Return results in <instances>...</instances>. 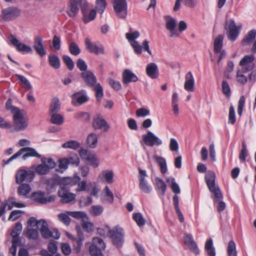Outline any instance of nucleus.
<instances>
[{
    "instance_id": "obj_1",
    "label": "nucleus",
    "mask_w": 256,
    "mask_h": 256,
    "mask_svg": "<svg viewBox=\"0 0 256 256\" xmlns=\"http://www.w3.org/2000/svg\"><path fill=\"white\" fill-rule=\"evenodd\" d=\"M204 179L210 191L214 194L216 202L218 204L217 210L219 212H220L225 209L226 204L221 200L222 198V195L219 187L216 184L215 173L212 171L207 172L205 175Z\"/></svg>"
},
{
    "instance_id": "obj_2",
    "label": "nucleus",
    "mask_w": 256,
    "mask_h": 256,
    "mask_svg": "<svg viewBox=\"0 0 256 256\" xmlns=\"http://www.w3.org/2000/svg\"><path fill=\"white\" fill-rule=\"evenodd\" d=\"M140 32L138 31H134L126 33V38L130 43L136 54H140L143 48L144 51L147 52L150 55H152V52L150 49L149 42L148 40H145L142 42V46H140L138 42L136 40L140 36Z\"/></svg>"
},
{
    "instance_id": "obj_3",
    "label": "nucleus",
    "mask_w": 256,
    "mask_h": 256,
    "mask_svg": "<svg viewBox=\"0 0 256 256\" xmlns=\"http://www.w3.org/2000/svg\"><path fill=\"white\" fill-rule=\"evenodd\" d=\"M24 153V154L22 156V158L24 160H26L28 157H36L38 158H40L41 157V155L38 153L34 148L30 147H24L20 148L18 152L12 156L6 161L3 160V162H4V164H8L12 160L16 158Z\"/></svg>"
},
{
    "instance_id": "obj_4",
    "label": "nucleus",
    "mask_w": 256,
    "mask_h": 256,
    "mask_svg": "<svg viewBox=\"0 0 256 256\" xmlns=\"http://www.w3.org/2000/svg\"><path fill=\"white\" fill-rule=\"evenodd\" d=\"M108 234L112 240L114 245L119 248H121L124 242V232L122 228L117 225L112 229H110Z\"/></svg>"
},
{
    "instance_id": "obj_5",
    "label": "nucleus",
    "mask_w": 256,
    "mask_h": 256,
    "mask_svg": "<svg viewBox=\"0 0 256 256\" xmlns=\"http://www.w3.org/2000/svg\"><path fill=\"white\" fill-rule=\"evenodd\" d=\"M13 120L14 124V129L16 131H21L25 129L28 125V120L24 117L22 111L19 108H14L12 110Z\"/></svg>"
},
{
    "instance_id": "obj_6",
    "label": "nucleus",
    "mask_w": 256,
    "mask_h": 256,
    "mask_svg": "<svg viewBox=\"0 0 256 256\" xmlns=\"http://www.w3.org/2000/svg\"><path fill=\"white\" fill-rule=\"evenodd\" d=\"M140 143L142 146L145 144L148 146L153 147L160 146L162 141L152 132L148 131L146 134L142 136V140L140 141Z\"/></svg>"
},
{
    "instance_id": "obj_7",
    "label": "nucleus",
    "mask_w": 256,
    "mask_h": 256,
    "mask_svg": "<svg viewBox=\"0 0 256 256\" xmlns=\"http://www.w3.org/2000/svg\"><path fill=\"white\" fill-rule=\"evenodd\" d=\"M240 26H236L233 20H226L225 24V29L228 39L231 41H234L238 38Z\"/></svg>"
},
{
    "instance_id": "obj_8",
    "label": "nucleus",
    "mask_w": 256,
    "mask_h": 256,
    "mask_svg": "<svg viewBox=\"0 0 256 256\" xmlns=\"http://www.w3.org/2000/svg\"><path fill=\"white\" fill-rule=\"evenodd\" d=\"M41 161L42 164H38L35 168L36 172L40 175L46 174L56 166L55 162L51 158H42Z\"/></svg>"
},
{
    "instance_id": "obj_9",
    "label": "nucleus",
    "mask_w": 256,
    "mask_h": 256,
    "mask_svg": "<svg viewBox=\"0 0 256 256\" xmlns=\"http://www.w3.org/2000/svg\"><path fill=\"white\" fill-rule=\"evenodd\" d=\"M39 223H42L40 230L42 236L45 238H52L56 240H58L60 237V233L56 229L51 231L48 227V224L44 220L41 219L39 220Z\"/></svg>"
},
{
    "instance_id": "obj_10",
    "label": "nucleus",
    "mask_w": 256,
    "mask_h": 256,
    "mask_svg": "<svg viewBox=\"0 0 256 256\" xmlns=\"http://www.w3.org/2000/svg\"><path fill=\"white\" fill-rule=\"evenodd\" d=\"M34 172L30 170H20L16 175V184H20L24 182H31L34 178Z\"/></svg>"
},
{
    "instance_id": "obj_11",
    "label": "nucleus",
    "mask_w": 256,
    "mask_h": 256,
    "mask_svg": "<svg viewBox=\"0 0 256 256\" xmlns=\"http://www.w3.org/2000/svg\"><path fill=\"white\" fill-rule=\"evenodd\" d=\"M72 104L74 106H81L87 102L89 98L84 90H82L74 93L72 96Z\"/></svg>"
},
{
    "instance_id": "obj_12",
    "label": "nucleus",
    "mask_w": 256,
    "mask_h": 256,
    "mask_svg": "<svg viewBox=\"0 0 256 256\" xmlns=\"http://www.w3.org/2000/svg\"><path fill=\"white\" fill-rule=\"evenodd\" d=\"M55 198L54 196H50L46 198L45 196V192L41 191L32 192L30 196V198L32 200L40 204L52 202L54 200Z\"/></svg>"
},
{
    "instance_id": "obj_13",
    "label": "nucleus",
    "mask_w": 256,
    "mask_h": 256,
    "mask_svg": "<svg viewBox=\"0 0 256 256\" xmlns=\"http://www.w3.org/2000/svg\"><path fill=\"white\" fill-rule=\"evenodd\" d=\"M84 43L86 48L92 53L96 55L100 54H104V48L102 44L100 42L92 43L90 38H86Z\"/></svg>"
},
{
    "instance_id": "obj_14",
    "label": "nucleus",
    "mask_w": 256,
    "mask_h": 256,
    "mask_svg": "<svg viewBox=\"0 0 256 256\" xmlns=\"http://www.w3.org/2000/svg\"><path fill=\"white\" fill-rule=\"evenodd\" d=\"M112 3L116 14H127L128 6L126 0H112Z\"/></svg>"
},
{
    "instance_id": "obj_15",
    "label": "nucleus",
    "mask_w": 256,
    "mask_h": 256,
    "mask_svg": "<svg viewBox=\"0 0 256 256\" xmlns=\"http://www.w3.org/2000/svg\"><path fill=\"white\" fill-rule=\"evenodd\" d=\"M58 194L61 198V202L62 203L70 202L76 198L75 194L70 192L64 186H60L58 190Z\"/></svg>"
},
{
    "instance_id": "obj_16",
    "label": "nucleus",
    "mask_w": 256,
    "mask_h": 256,
    "mask_svg": "<svg viewBox=\"0 0 256 256\" xmlns=\"http://www.w3.org/2000/svg\"><path fill=\"white\" fill-rule=\"evenodd\" d=\"M82 16H96V11L93 5L86 0H82L80 4Z\"/></svg>"
},
{
    "instance_id": "obj_17",
    "label": "nucleus",
    "mask_w": 256,
    "mask_h": 256,
    "mask_svg": "<svg viewBox=\"0 0 256 256\" xmlns=\"http://www.w3.org/2000/svg\"><path fill=\"white\" fill-rule=\"evenodd\" d=\"M166 28L170 34V37H178L180 33L176 30V20L172 17H167L166 20Z\"/></svg>"
},
{
    "instance_id": "obj_18",
    "label": "nucleus",
    "mask_w": 256,
    "mask_h": 256,
    "mask_svg": "<svg viewBox=\"0 0 256 256\" xmlns=\"http://www.w3.org/2000/svg\"><path fill=\"white\" fill-rule=\"evenodd\" d=\"M33 48L36 54L40 57H43L46 54V50L41 36L38 35L35 36Z\"/></svg>"
},
{
    "instance_id": "obj_19",
    "label": "nucleus",
    "mask_w": 256,
    "mask_h": 256,
    "mask_svg": "<svg viewBox=\"0 0 256 256\" xmlns=\"http://www.w3.org/2000/svg\"><path fill=\"white\" fill-rule=\"evenodd\" d=\"M80 76L89 87H93L96 84V78L94 73L90 70L82 72L80 74Z\"/></svg>"
},
{
    "instance_id": "obj_20",
    "label": "nucleus",
    "mask_w": 256,
    "mask_h": 256,
    "mask_svg": "<svg viewBox=\"0 0 256 256\" xmlns=\"http://www.w3.org/2000/svg\"><path fill=\"white\" fill-rule=\"evenodd\" d=\"M92 126L95 130H103L104 132H106L110 128L106 121L100 115L94 118Z\"/></svg>"
},
{
    "instance_id": "obj_21",
    "label": "nucleus",
    "mask_w": 256,
    "mask_h": 256,
    "mask_svg": "<svg viewBox=\"0 0 256 256\" xmlns=\"http://www.w3.org/2000/svg\"><path fill=\"white\" fill-rule=\"evenodd\" d=\"M146 71V74L152 79H156L158 76V68L156 64L154 62L148 64Z\"/></svg>"
},
{
    "instance_id": "obj_22",
    "label": "nucleus",
    "mask_w": 256,
    "mask_h": 256,
    "mask_svg": "<svg viewBox=\"0 0 256 256\" xmlns=\"http://www.w3.org/2000/svg\"><path fill=\"white\" fill-rule=\"evenodd\" d=\"M184 84V89L188 92H194V80L191 72H188L185 76Z\"/></svg>"
},
{
    "instance_id": "obj_23",
    "label": "nucleus",
    "mask_w": 256,
    "mask_h": 256,
    "mask_svg": "<svg viewBox=\"0 0 256 256\" xmlns=\"http://www.w3.org/2000/svg\"><path fill=\"white\" fill-rule=\"evenodd\" d=\"M138 80L137 76L130 70L126 69L123 72L122 81L124 84H128L131 82H136Z\"/></svg>"
},
{
    "instance_id": "obj_24",
    "label": "nucleus",
    "mask_w": 256,
    "mask_h": 256,
    "mask_svg": "<svg viewBox=\"0 0 256 256\" xmlns=\"http://www.w3.org/2000/svg\"><path fill=\"white\" fill-rule=\"evenodd\" d=\"M184 242L188 246L194 251L196 254H199V250L198 248L196 242H194L193 238V236L191 234H186L184 235Z\"/></svg>"
},
{
    "instance_id": "obj_25",
    "label": "nucleus",
    "mask_w": 256,
    "mask_h": 256,
    "mask_svg": "<svg viewBox=\"0 0 256 256\" xmlns=\"http://www.w3.org/2000/svg\"><path fill=\"white\" fill-rule=\"evenodd\" d=\"M82 0H70V8L68 10V16H76L79 12Z\"/></svg>"
},
{
    "instance_id": "obj_26",
    "label": "nucleus",
    "mask_w": 256,
    "mask_h": 256,
    "mask_svg": "<svg viewBox=\"0 0 256 256\" xmlns=\"http://www.w3.org/2000/svg\"><path fill=\"white\" fill-rule=\"evenodd\" d=\"M256 37V30H252L248 32L242 40V45L243 46H250Z\"/></svg>"
},
{
    "instance_id": "obj_27",
    "label": "nucleus",
    "mask_w": 256,
    "mask_h": 256,
    "mask_svg": "<svg viewBox=\"0 0 256 256\" xmlns=\"http://www.w3.org/2000/svg\"><path fill=\"white\" fill-rule=\"evenodd\" d=\"M80 180V178L78 176H74L73 178L64 177L60 181L61 186H74L76 185L78 182Z\"/></svg>"
},
{
    "instance_id": "obj_28",
    "label": "nucleus",
    "mask_w": 256,
    "mask_h": 256,
    "mask_svg": "<svg viewBox=\"0 0 256 256\" xmlns=\"http://www.w3.org/2000/svg\"><path fill=\"white\" fill-rule=\"evenodd\" d=\"M155 183L158 194L161 196H164L166 190V185L164 182L159 178H156Z\"/></svg>"
},
{
    "instance_id": "obj_29",
    "label": "nucleus",
    "mask_w": 256,
    "mask_h": 256,
    "mask_svg": "<svg viewBox=\"0 0 256 256\" xmlns=\"http://www.w3.org/2000/svg\"><path fill=\"white\" fill-rule=\"evenodd\" d=\"M224 36L222 34H218L214 40V50L216 54H218L223 46Z\"/></svg>"
},
{
    "instance_id": "obj_30",
    "label": "nucleus",
    "mask_w": 256,
    "mask_h": 256,
    "mask_svg": "<svg viewBox=\"0 0 256 256\" xmlns=\"http://www.w3.org/2000/svg\"><path fill=\"white\" fill-rule=\"evenodd\" d=\"M87 192L90 196H94L96 198H98V194L100 192V188L95 182H90L88 184Z\"/></svg>"
},
{
    "instance_id": "obj_31",
    "label": "nucleus",
    "mask_w": 256,
    "mask_h": 256,
    "mask_svg": "<svg viewBox=\"0 0 256 256\" xmlns=\"http://www.w3.org/2000/svg\"><path fill=\"white\" fill-rule=\"evenodd\" d=\"M153 158L156 161L158 165L160 167V172L164 174L166 173L168 170L166 160L164 158L158 156L157 155H154Z\"/></svg>"
},
{
    "instance_id": "obj_32",
    "label": "nucleus",
    "mask_w": 256,
    "mask_h": 256,
    "mask_svg": "<svg viewBox=\"0 0 256 256\" xmlns=\"http://www.w3.org/2000/svg\"><path fill=\"white\" fill-rule=\"evenodd\" d=\"M31 190L32 188L30 184H20L18 188L17 192L20 196L26 197L27 195L31 191Z\"/></svg>"
},
{
    "instance_id": "obj_33",
    "label": "nucleus",
    "mask_w": 256,
    "mask_h": 256,
    "mask_svg": "<svg viewBox=\"0 0 256 256\" xmlns=\"http://www.w3.org/2000/svg\"><path fill=\"white\" fill-rule=\"evenodd\" d=\"M204 248L208 256H216V250L213 246L212 238H210L206 241Z\"/></svg>"
},
{
    "instance_id": "obj_34",
    "label": "nucleus",
    "mask_w": 256,
    "mask_h": 256,
    "mask_svg": "<svg viewBox=\"0 0 256 256\" xmlns=\"http://www.w3.org/2000/svg\"><path fill=\"white\" fill-rule=\"evenodd\" d=\"M3 16H20V10L15 7H9L2 10Z\"/></svg>"
},
{
    "instance_id": "obj_35",
    "label": "nucleus",
    "mask_w": 256,
    "mask_h": 256,
    "mask_svg": "<svg viewBox=\"0 0 256 256\" xmlns=\"http://www.w3.org/2000/svg\"><path fill=\"white\" fill-rule=\"evenodd\" d=\"M60 108V104L58 98H52L49 110L50 114H57Z\"/></svg>"
},
{
    "instance_id": "obj_36",
    "label": "nucleus",
    "mask_w": 256,
    "mask_h": 256,
    "mask_svg": "<svg viewBox=\"0 0 256 256\" xmlns=\"http://www.w3.org/2000/svg\"><path fill=\"white\" fill-rule=\"evenodd\" d=\"M96 6L94 8L96 11V14H102L104 12L107 2L106 0H96Z\"/></svg>"
},
{
    "instance_id": "obj_37",
    "label": "nucleus",
    "mask_w": 256,
    "mask_h": 256,
    "mask_svg": "<svg viewBox=\"0 0 256 256\" xmlns=\"http://www.w3.org/2000/svg\"><path fill=\"white\" fill-rule=\"evenodd\" d=\"M48 62L50 66L55 69H58L60 66V61L59 58L54 54L48 56Z\"/></svg>"
},
{
    "instance_id": "obj_38",
    "label": "nucleus",
    "mask_w": 256,
    "mask_h": 256,
    "mask_svg": "<svg viewBox=\"0 0 256 256\" xmlns=\"http://www.w3.org/2000/svg\"><path fill=\"white\" fill-rule=\"evenodd\" d=\"M139 180V186L141 190L146 194H150L152 190V187L148 184L146 179L141 178Z\"/></svg>"
},
{
    "instance_id": "obj_39",
    "label": "nucleus",
    "mask_w": 256,
    "mask_h": 256,
    "mask_svg": "<svg viewBox=\"0 0 256 256\" xmlns=\"http://www.w3.org/2000/svg\"><path fill=\"white\" fill-rule=\"evenodd\" d=\"M86 142L88 146L90 148H95L98 143L97 135L94 133L89 134L86 138Z\"/></svg>"
},
{
    "instance_id": "obj_40",
    "label": "nucleus",
    "mask_w": 256,
    "mask_h": 256,
    "mask_svg": "<svg viewBox=\"0 0 256 256\" xmlns=\"http://www.w3.org/2000/svg\"><path fill=\"white\" fill-rule=\"evenodd\" d=\"M14 76L20 81L24 88L26 90H30L32 89V86L25 76L19 74H16Z\"/></svg>"
},
{
    "instance_id": "obj_41",
    "label": "nucleus",
    "mask_w": 256,
    "mask_h": 256,
    "mask_svg": "<svg viewBox=\"0 0 256 256\" xmlns=\"http://www.w3.org/2000/svg\"><path fill=\"white\" fill-rule=\"evenodd\" d=\"M132 218L139 227L144 226L146 224V220L140 212L134 213Z\"/></svg>"
},
{
    "instance_id": "obj_42",
    "label": "nucleus",
    "mask_w": 256,
    "mask_h": 256,
    "mask_svg": "<svg viewBox=\"0 0 256 256\" xmlns=\"http://www.w3.org/2000/svg\"><path fill=\"white\" fill-rule=\"evenodd\" d=\"M80 144L76 140H70L62 144V147L64 148H71L76 150L80 148Z\"/></svg>"
},
{
    "instance_id": "obj_43",
    "label": "nucleus",
    "mask_w": 256,
    "mask_h": 256,
    "mask_svg": "<svg viewBox=\"0 0 256 256\" xmlns=\"http://www.w3.org/2000/svg\"><path fill=\"white\" fill-rule=\"evenodd\" d=\"M227 254L228 256H237L236 245L234 240H230L228 245Z\"/></svg>"
},
{
    "instance_id": "obj_44",
    "label": "nucleus",
    "mask_w": 256,
    "mask_h": 256,
    "mask_svg": "<svg viewBox=\"0 0 256 256\" xmlns=\"http://www.w3.org/2000/svg\"><path fill=\"white\" fill-rule=\"evenodd\" d=\"M64 117L62 115L58 114H51L50 122L55 124L61 125L64 123Z\"/></svg>"
},
{
    "instance_id": "obj_45",
    "label": "nucleus",
    "mask_w": 256,
    "mask_h": 256,
    "mask_svg": "<svg viewBox=\"0 0 256 256\" xmlns=\"http://www.w3.org/2000/svg\"><path fill=\"white\" fill-rule=\"evenodd\" d=\"M101 174L107 183L112 184L114 182V172L112 170H104Z\"/></svg>"
},
{
    "instance_id": "obj_46",
    "label": "nucleus",
    "mask_w": 256,
    "mask_h": 256,
    "mask_svg": "<svg viewBox=\"0 0 256 256\" xmlns=\"http://www.w3.org/2000/svg\"><path fill=\"white\" fill-rule=\"evenodd\" d=\"M69 214L73 218L82 219V220H88L86 214L84 212H70Z\"/></svg>"
},
{
    "instance_id": "obj_47",
    "label": "nucleus",
    "mask_w": 256,
    "mask_h": 256,
    "mask_svg": "<svg viewBox=\"0 0 256 256\" xmlns=\"http://www.w3.org/2000/svg\"><path fill=\"white\" fill-rule=\"evenodd\" d=\"M66 159L69 164L78 166L80 164V159L78 155L74 153L70 154Z\"/></svg>"
},
{
    "instance_id": "obj_48",
    "label": "nucleus",
    "mask_w": 256,
    "mask_h": 256,
    "mask_svg": "<svg viewBox=\"0 0 256 256\" xmlns=\"http://www.w3.org/2000/svg\"><path fill=\"white\" fill-rule=\"evenodd\" d=\"M70 52L74 56H78L80 53V49L75 42H72L68 46Z\"/></svg>"
},
{
    "instance_id": "obj_49",
    "label": "nucleus",
    "mask_w": 256,
    "mask_h": 256,
    "mask_svg": "<svg viewBox=\"0 0 256 256\" xmlns=\"http://www.w3.org/2000/svg\"><path fill=\"white\" fill-rule=\"evenodd\" d=\"M18 51L22 53H28L32 54L33 50L30 46H27L24 44L20 43L16 48Z\"/></svg>"
},
{
    "instance_id": "obj_50",
    "label": "nucleus",
    "mask_w": 256,
    "mask_h": 256,
    "mask_svg": "<svg viewBox=\"0 0 256 256\" xmlns=\"http://www.w3.org/2000/svg\"><path fill=\"white\" fill-rule=\"evenodd\" d=\"M254 54L246 55L243 57L240 62V65L241 66H245L247 64H252V62L254 60Z\"/></svg>"
},
{
    "instance_id": "obj_51",
    "label": "nucleus",
    "mask_w": 256,
    "mask_h": 256,
    "mask_svg": "<svg viewBox=\"0 0 256 256\" xmlns=\"http://www.w3.org/2000/svg\"><path fill=\"white\" fill-rule=\"evenodd\" d=\"M96 92V97L98 101H100L104 96L103 88L100 83L96 84L94 88Z\"/></svg>"
},
{
    "instance_id": "obj_52",
    "label": "nucleus",
    "mask_w": 256,
    "mask_h": 256,
    "mask_svg": "<svg viewBox=\"0 0 256 256\" xmlns=\"http://www.w3.org/2000/svg\"><path fill=\"white\" fill-rule=\"evenodd\" d=\"M88 164L94 168H97L99 165L98 160L95 154H91L86 160Z\"/></svg>"
},
{
    "instance_id": "obj_53",
    "label": "nucleus",
    "mask_w": 256,
    "mask_h": 256,
    "mask_svg": "<svg viewBox=\"0 0 256 256\" xmlns=\"http://www.w3.org/2000/svg\"><path fill=\"white\" fill-rule=\"evenodd\" d=\"M62 60L68 69L72 70L74 68V62L71 58L68 55H64L62 56Z\"/></svg>"
},
{
    "instance_id": "obj_54",
    "label": "nucleus",
    "mask_w": 256,
    "mask_h": 256,
    "mask_svg": "<svg viewBox=\"0 0 256 256\" xmlns=\"http://www.w3.org/2000/svg\"><path fill=\"white\" fill-rule=\"evenodd\" d=\"M91 245H94L95 246L104 249L106 247L105 243L102 238L96 237L92 238V243Z\"/></svg>"
},
{
    "instance_id": "obj_55",
    "label": "nucleus",
    "mask_w": 256,
    "mask_h": 256,
    "mask_svg": "<svg viewBox=\"0 0 256 256\" xmlns=\"http://www.w3.org/2000/svg\"><path fill=\"white\" fill-rule=\"evenodd\" d=\"M26 234L30 239L36 240L38 237V232L37 230L29 228L26 230Z\"/></svg>"
},
{
    "instance_id": "obj_56",
    "label": "nucleus",
    "mask_w": 256,
    "mask_h": 256,
    "mask_svg": "<svg viewBox=\"0 0 256 256\" xmlns=\"http://www.w3.org/2000/svg\"><path fill=\"white\" fill-rule=\"evenodd\" d=\"M105 196L106 197L105 200L109 204H112L114 202V195L110 191L108 186H106L104 188Z\"/></svg>"
},
{
    "instance_id": "obj_57",
    "label": "nucleus",
    "mask_w": 256,
    "mask_h": 256,
    "mask_svg": "<svg viewBox=\"0 0 256 256\" xmlns=\"http://www.w3.org/2000/svg\"><path fill=\"white\" fill-rule=\"evenodd\" d=\"M104 212V208L100 205L92 206L91 208V213L94 216L100 215Z\"/></svg>"
},
{
    "instance_id": "obj_58",
    "label": "nucleus",
    "mask_w": 256,
    "mask_h": 256,
    "mask_svg": "<svg viewBox=\"0 0 256 256\" xmlns=\"http://www.w3.org/2000/svg\"><path fill=\"white\" fill-rule=\"evenodd\" d=\"M102 248L95 246L94 245H90L89 250L92 256H102Z\"/></svg>"
},
{
    "instance_id": "obj_59",
    "label": "nucleus",
    "mask_w": 256,
    "mask_h": 256,
    "mask_svg": "<svg viewBox=\"0 0 256 256\" xmlns=\"http://www.w3.org/2000/svg\"><path fill=\"white\" fill-rule=\"evenodd\" d=\"M60 37L56 35H54L52 41V48L54 50H60Z\"/></svg>"
},
{
    "instance_id": "obj_60",
    "label": "nucleus",
    "mask_w": 256,
    "mask_h": 256,
    "mask_svg": "<svg viewBox=\"0 0 256 256\" xmlns=\"http://www.w3.org/2000/svg\"><path fill=\"white\" fill-rule=\"evenodd\" d=\"M81 225L83 230L88 232H90L94 230V224L92 222H88V220L82 221Z\"/></svg>"
},
{
    "instance_id": "obj_61",
    "label": "nucleus",
    "mask_w": 256,
    "mask_h": 256,
    "mask_svg": "<svg viewBox=\"0 0 256 256\" xmlns=\"http://www.w3.org/2000/svg\"><path fill=\"white\" fill-rule=\"evenodd\" d=\"M243 72H242L240 70H238L236 72V78H237V81L238 82L244 84L248 82V78L244 75L242 74Z\"/></svg>"
},
{
    "instance_id": "obj_62",
    "label": "nucleus",
    "mask_w": 256,
    "mask_h": 256,
    "mask_svg": "<svg viewBox=\"0 0 256 256\" xmlns=\"http://www.w3.org/2000/svg\"><path fill=\"white\" fill-rule=\"evenodd\" d=\"M248 156V150L246 148V145L244 143L242 142V148L240 150V154H239V158L242 162H245L246 160V157Z\"/></svg>"
},
{
    "instance_id": "obj_63",
    "label": "nucleus",
    "mask_w": 256,
    "mask_h": 256,
    "mask_svg": "<svg viewBox=\"0 0 256 256\" xmlns=\"http://www.w3.org/2000/svg\"><path fill=\"white\" fill-rule=\"evenodd\" d=\"M171 182V188L172 192L176 194H178L180 193V190L179 186L178 184L176 182L174 178H171L170 180L168 179L167 182Z\"/></svg>"
},
{
    "instance_id": "obj_64",
    "label": "nucleus",
    "mask_w": 256,
    "mask_h": 256,
    "mask_svg": "<svg viewBox=\"0 0 256 256\" xmlns=\"http://www.w3.org/2000/svg\"><path fill=\"white\" fill-rule=\"evenodd\" d=\"M222 90L224 94L226 96H230L231 94L230 86L226 80H223L222 84Z\"/></svg>"
}]
</instances>
